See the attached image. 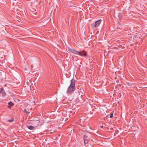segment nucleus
<instances>
[{"label":"nucleus","instance_id":"obj_6","mask_svg":"<svg viewBox=\"0 0 147 147\" xmlns=\"http://www.w3.org/2000/svg\"><path fill=\"white\" fill-rule=\"evenodd\" d=\"M8 107L9 108H11V107L14 105L13 103L11 101L9 102L8 103Z\"/></svg>","mask_w":147,"mask_h":147},{"label":"nucleus","instance_id":"obj_2","mask_svg":"<svg viewBox=\"0 0 147 147\" xmlns=\"http://www.w3.org/2000/svg\"><path fill=\"white\" fill-rule=\"evenodd\" d=\"M68 50L72 53L77 55H79L81 56H86V53L84 50L81 51H78L75 49L70 48H69Z\"/></svg>","mask_w":147,"mask_h":147},{"label":"nucleus","instance_id":"obj_5","mask_svg":"<svg viewBox=\"0 0 147 147\" xmlns=\"http://www.w3.org/2000/svg\"><path fill=\"white\" fill-rule=\"evenodd\" d=\"M1 94L3 96H5L6 94V93L3 88H0V94Z\"/></svg>","mask_w":147,"mask_h":147},{"label":"nucleus","instance_id":"obj_4","mask_svg":"<svg viewBox=\"0 0 147 147\" xmlns=\"http://www.w3.org/2000/svg\"><path fill=\"white\" fill-rule=\"evenodd\" d=\"M88 136L86 135H85L84 136V143L85 145L88 144V140L87 139Z\"/></svg>","mask_w":147,"mask_h":147},{"label":"nucleus","instance_id":"obj_3","mask_svg":"<svg viewBox=\"0 0 147 147\" xmlns=\"http://www.w3.org/2000/svg\"><path fill=\"white\" fill-rule=\"evenodd\" d=\"M101 21L102 20H100L92 24L91 26L92 28L94 29L95 28H97L99 25Z\"/></svg>","mask_w":147,"mask_h":147},{"label":"nucleus","instance_id":"obj_7","mask_svg":"<svg viewBox=\"0 0 147 147\" xmlns=\"http://www.w3.org/2000/svg\"><path fill=\"white\" fill-rule=\"evenodd\" d=\"M27 127L29 129H30V130H32L34 129V127L32 125H30L28 126H27Z\"/></svg>","mask_w":147,"mask_h":147},{"label":"nucleus","instance_id":"obj_10","mask_svg":"<svg viewBox=\"0 0 147 147\" xmlns=\"http://www.w3.org/2000/svg\"><path fill=\"white\" fill-rule=\"evenodd\" d=\"M24 111L26 112V111H27L26 110V109H24Z\"/></svg>","mask_w":147,"mask_h":147},{"label":"nucleus","instance_id":"obj_8","mask_svg":"<svg viewBox=\"0 0 147 147\" xmlns=\"http://www.w3.org/2000/svg\"><path fill=\"white\" fill-rule=\"evenodd\" d=\"M13 121V119H11L8 120L7 121L9 122H12Z\"/></svg>","mask_w":147,"mask_h":147},{"label":"nucleus","instance_id":"obj_1","mask_svg":"<svg viewBox=\"0 0 147 147\" xmlns=\"http://www.w3.org/2000/svg\"><path fill=\"white\" fill-rule=\"evenodd\" d=\"M75 84V81L74 79L73 78L71 80V84L68 88L67 93H69L74 91Z\"/></svg>","mask_w":147,"mask_h":147},{"label":"nucleus","instance_id":"obj_9","mask_svg":"<svg viewBox=\"0 0 147 147\" xmlns=\"http://www.w3.org/2000/svg\"><path fill=\"white\" fill-rule=\"evenodd\" d=\"M113 116V113H112L110 114L109 117L110 118H111Z\"/></svg>","mask_w":147,"mask_h":147},{"label":"nucleus","instance_id":"obj_11","mask_svg":"<svg viewBox=\"0 0 147 147\" xmlns=\"http://www.w3.org/2000/svg\"><path fill=\"white\" fill-rule=\"evenodd\" d=\"M26 113L27 114H28L29 113V112L28 111H26Z\"/></svg>","mask_w":147,"mask_h":147}]
</instances>
